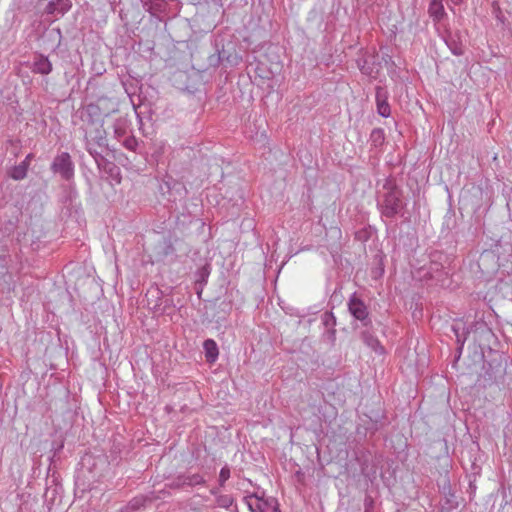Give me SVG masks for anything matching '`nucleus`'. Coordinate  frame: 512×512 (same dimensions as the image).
I'll list each match as a JSON object with an SVG mask.
<instances>
[{
  "instance_id": "obj_35",
  "label": "nucleus",
  "mask_w": 512,
  "mask_h": 512,
  "mask_svg": "<svg viewBox=\"0 0 512 512\" xmlns=\"http://www.w3.org/2000/svg\"><path fill=\"white\" fill-rule=\"evenodd\" d=\"M211 494L217 497V495H220L217 488H214L211 490Z\"/></svg>"
},
{
  "instance_id": "obj_15",
  "label": "nucleus",
  "mask_w": 512,
  "mask_h": 512,
  "mask_svg": "<svg viewBox=\"0 0 512 512\" xmlns=\"http://www.w3.org/2000/svg\"><path fill=\"white\" fill-rule=\"evenodd\" d=\"M203 348L205 351L206 361L209 363L215 362L219 355L216 342L213 339H206L203 343Z\"/></svg>"
},
{
  "instance_id": "obj_3",
  "label": "nucleus",
  "mask_w": 512,
  "mask_h": 512,
  "mask_svg": "<svg viewBox=\"0 0 512 512\" xmlns=\"http://www.w3.org/2000/svg\"><path fill=\"white\" fill-rule=\"evenodd\" d=\"M402 192H384L377 201V208L382 217L393 219L399 215L405 207Z\"/></svg>"
},
{
  "instance_id": "obj_17",
  "label": "nucleus",
  "mask_w": 512,
  "mask_h": 512,
  "mask_svg": "<svg viewBox=\"0 0 512 512\" xmlns=\"http://www.w3.org/2000/svg\"><path fill=\"white\" fill-rule=\"evenodd\" d=\"M129 129V122L126 118L120 117L117 118L113 124L114 136L117 139L126 136Z\"/></svg>"
},
{
  "instance_id": "obj_11",
  "label": "nucleus",
  "mask_w": 512,
  "mask_h": 512,
  "mask_svg": "<svg viewBox=\"0 0 512 512\" xmlns=\"http://www.w3.org/2000/svg\"><path fill=\"white\" fill-rule=\"evenodd\" d=\"M478 266L483 273L494 271L497 266V256L492 251H484L479 257Z\"/></svg>"
},
{
  "instance_id": "obj_24",
  "label": "nucleus",
  "mask_w": 512,
  "mask_h": 512,
  "mask_svg": "<svg viewBox=\"0 0 512 512\" xmlns=\"http://www.w3.org/2000/svg\"><path fill=\"white\" fill-rule=\"evenodd\" d=\"M383 189L385 190V192L391 193L402 192V189L396 184L395 179L392 177L386 178L383 184Z\"/></svg>"
},
{
  "instance_id": "obj_22",
  "label": "nucleus",
  "mask_w": 512,
  "mask_h": 512,
  "mask_svg": "<svg viewBox=\"0 0 512 512\" xmlns=\"http://www.w3.org/2000/svg\"><path fill=\"white\" fill-rule=\"evenodd\" d=\"M146 499L144 497L133 498L125 507L121 509V512H134L144 507Z\"/></svg>"
},
{
  "instance_id": "obj_34",
  "label": "nucleus",
  "mask_w": 512,
  "mask_h": 512,
  "mask_svg": "<svg viewBox=\"0 0 512 512\" xmlns=\"http://www.w3.org/2000/svg\"><path fill=\"white\" fill-rule=\"evenodd\" d=\"M216 58H217V53L214 55H211L209 57V64L211 65V62H216Z\"/></svg>"
},
{
  "instance_id": "obj_13",
  "label": "nucleus",
  "mask_w": 512,
  "mask_h": 512,
  "mask_svg": "<svg viewBox=\"0 0 512 512\" xmlns=\"http://www.w3.org/2000/svg\"><path fill=\"white\" fill-rule=\"evenodd\" d=\"M428 13L434 21H441L446 16L443 0H430Z\"/></svg>"
},
{
  "instance_id": "obj_1",
  "label": "nucleus",
  "mask_w": 512,
  "mask_h": 512,
  "mask_svg": "<svg viewBox=\"0 0 512 512\" xmlns=\"http://www.w3.org/2000/svg\"><path fill=\"white\" fill-rule=\"evenodd\" d=\"M84 139L85 148L87 152L93 157L97 166L99 168L105 167L107 160L103 155V151L109 150V145L107 133L103 127V124L86 128Z\"/></svg>"
},
{
  "instance_id": "obj_30",
  "label": "nucleus",
  "mask_w": 512,
  "mask_h": 512,
  "mask_svg": "<svg viewBox=\"0 0 512 512\" xmlns=\"http://www.w3.org/2000/svg\"><path fill=\"white\" fill-rule=\"evenodd\" d=\"M453 331L456 335L457 343L459 344L458 351H459V353H461V350H462L464 342H465V337L462 338L461 335L459 334L458 329H456L455 327H453Z\"/></svg>"
},
{
  "instance_id": "obj_8",
  "label": "nucleus",
  "mask_w": 512,
  "mask_h": 512,
  "mask_svg": "<svg viewBox=\"0 0 512 512\" xmlns=\"http://www.w3.org/2000/svg\"><path fill=\"white\" fill-rule=\"evenodd\" d=\"M30 69L35 74L48 75L52 72L53 66L47 56L41 53H35Z\"/></svg>"
},
{
  "instance_id": "obj_20",
  "label": "nucleus",
  "mask_w": 512,
  "mask_h": 512,
  "mask_svg": "<svg viewBox=\"0 0 512 512\" xmlns=\"http://www.w3.org/2000/svg\"><path fill=\"white\" fill-rule=\"evenodd\" d=\"M385 141V133L382 128H374L370 134V142L374 147L382 146Z\"/></svg>"
},
{
  "instance_id": "obj_27",
  "label": "nucleus",
  "mask_w": 512,
  "mask_h": 512,
  "mask_svg": "<svg viewBox=\"0 0 512 512\" xmlns=\"http://www.w3.org/2000/svg\"><path fill=\"white\" fill-rule=\"evenodd\" d=\"M182 482H183L182 475L179 474L170 483H168L167 486L170 489H184L185 488L184 483H182Z\"/></svg>"
},
{
  "instance_id": "obj_5",
  "label": "nucleus",
  "mask_w": 512,
  "mask_h": 512,
  "mask_svg": "<svg viewBox=\"0 0 512 512\" xmlns=\"http://www.w3.org/2000/svg\"><path fill=\"white\" fill-rule=\"evenodd\" d=\"M245 502L251 512H280L278 500L274 497L252 494L245 497Z\"/></svg>"
},
{
  "instance_id": "obj_4",
  "label": "nucleus",
  "mask_w": 512,
  "mask_h": 512,
  "mask_svg": "<svg viewBox=\"0 0 512 512\" xmlns=\"http://www.w3.org/2000/svg\"><path fill=\"white\" fill-rule=\"evenodd\" d=\"M50 169L53 173L59 174L65 181H71L74 178L75 166L68 152H61L56 155L51 163Z\"/></svg>"
},
{
  "instance_id": "obj_19",
  "label": "nucleus",
  "mask_w": 512,
  "mask_h": 512,
  "mask_svg": "<svg viewBox=\"0 0 512 512\" xmlns=\"http://www.w3.org/2000/svg\"><path fill=\"white\" fill-rule=\"evenodd\" d=\"M321 319L324 326L329 329L331 337L335 338L336 330L334 327L336 326V317L334 314L332 312H325L321 316Z\"/></svg>"
},
{
  "instance_id": "obj_26",
  "label": "nucleus",
  "mask_w": 512,
  "mask_h": 512,
  "mask_svg": "<svg viewBox=\"0 0 512 512\" xmlns=\"http://www.w3.org/2000/svg\"><path fill=\"white\" fill-rule=\"evenodd\" d=\"M230 478V468L228 466H224L221 468L219 473V486L223 487L225 485V482Z\"/></svg>"
},
{
  "instance_id": "obj_28",
  "label": "nucleus",
  "mask_w": 512,
  "mask_h": 512,
  "mask_svg": "<svg viewBox=\"0 0 512 512\" xmlns=\"http://www.w3.org/2000/svg\"><path fill=\"white\" fill-rule=\"evenodd\" d=\"M375 500L371 495H366L364 499V512L374 511Z\"/></svg>"
},
{
  "instance_id": "obj_21",
  "label": "nucleus",
  "mask_w": 512,
  "mask_h": 512,
  "mask_svg": "<svg viewBox=\"0 0 512 512\" xmlns=\"http://www.w3.org/2000/svg\"><path fill=\"white\" fill-rule=\"evenodd\" d=\"M28 164L20 163L12 168L10 177L14 180H22L27 176Z\"/></svg>"
},
{
  "instance_id": "obj_25",
  "label": "nucleus",
  "mask_w": 512,
  "mask_h": 512,
  "mask_svg": "<svg viewBox=\"0 0 512 512\" xmlns=\"http://www.w3.org/2000/svg\"><path fill=\"white\" fill-rule=\"evenodd\" d=\"M123 146L126 149L134 152V151H136V149L138 147V141L135 136L129 135V136L125 137V139L123 140Z\"/></svg>"
},
{
  "instance_id": "obj_14",
  "label": "nucleus",
  "mask_w": 512,
  "mask_h": 512,
  "mask_svg": "<svg viewBox=\"0 0 512 512\" xmlns=\"http://www.w3.org/2000/svg\"><path fill=\"white\" fill-rule=\"evenodd\" d=\"M182 479L184 483V487H196V486H203L206 484V480L203 475L199 473H189L185 472L182 473Z\"/></svg>"
},
{
  "instance_id": "obj_37",
  "label": "nucleus",
  "mask_w": 512,
  "mask_h": 512,
  "mask_svg": "<svg viewBox=\"0 0 512 512\" xmlns=\"http://www.w3.org/2000/svg\"><path fill=\"white\" fill-rule=\"evenodd\" d=\"M109 164L112 166V168L109 169V172L112 174L113 173V169H118V168L113 163H109Z\"/></svg>"
},
{
  "instance_id": "obj_6",
  "label": "nucleus",
  "mask_w": 512,
  "mask_h": 512,
  "mask_svg": "<svg viewBox=\"0 0 512 512\" xmlns=\"http://www.w3.org/2000/svg\"><path fill=\"white\" fill-rule=\"evenodd\" d=\"M349 313L358 321L362 326L369 327L371 325V318L367 305L360 299L356 293H353L347 303Z\"/></svg>"
},
{
  "instance_id": "obj_33",
  "label": "nucleus",
  "mask_w": 512,
  "mask_h": 512,
  "mask_svg": "<svg viewBox=\"0 0 512 512\" xmlns=\"http://www.w3.org/2000/svg\"><path fill=\"white\" fill-rule=\"evenodd\" d=\"M32 158H33V155L32 154H28L21 163H25L26 162V164L29 165Z\"/></svg>"
},
{
  "instance_id": "obj_23",
  "label": "nucleus",
  "mask_w": 512,
  "mask_h": 512,
  "mask_svg": "<svg viewBox=\"0 0 512 512\" xmlns=\"http://www.w3.org/2000/svg\"><path fill=\"white\" fill-rule=\"evenodd\" d=\"M234 503V498L229 494H220L216 497L218 507L229 509Z\"/></svg>"
},
{
  "instance_id": "obj_29",
  "label": "nucleus",
  "mask_w": 512,
  "mask_h": 512,
  "mask_svg": "<svg viewBox=\"0 0 512 512\" xmlns=\"http://www.w3.org/2000/svg\"><path fill=\"white\" fill-rule=\"evenodd\" d=\"M358 67L360 68V71L365 75H370L372 73V68L367 65L366 59H358L357 60Z\"/></svg>"
},
{
  "instance_id": "obj_10",
  "label": "nucleus",
  "mask_w": 512,
  "mask_h": 512,
  "mask_svg": "<svg viewBox=\"0 0 512 512\" xmlns=\"http://www.w3.org/2000/svg\"><path fill=\"white\" fill-rule=\"evenodd\" d=\"M240 61L241 57L236 53L235 50L231 51L223 46L222 49H217L216 62H211V66L217 67L222 62H226L230 66H235L238 65Z\"/></svg>"
},
{
  "instance_id": "obj_16",
  "label": "nucleus",
  "mask_w": 512,
  "mask_h": 512,
  "mask_svg": "<svg viewBox=\"0 0 512 512\" xmlns=\"http://www.w3.org/2000/svg\"><path fill=\"white\" fill-rule=\"evenodd\" d=\"M71 8L70 0L50 1L47 5L48 13L64 14Z\"/></svg>"
},
{
  "instance_id": "obj_18",
  "label": "nucleus",
  "mask_w": 512,
  "mask_h": 512,
  "mask_svg": "<svg viewBox=\"0 0 512 512\" xmlns=\"http://www.w3.org/2000/svg\"><path fill=\"white\" fill-rule=\"evenodd\" d=\"M445 42H446L448 48L450 49V51L454 55L461 56L464 54V47H463L462 43L460 41H458L457 39H455L452 35H449L445 39Z\"/></svg>"
},
{
  "instance_id": "obj_31",
  "label": "nucleus",
  "mask_w": 512,
  "mask_h": 512,
  "mask_svg": "<svg viewBox=\"0 0 512 512\" xmlns=\"http://www.w3.org/2000/svg\"><path fill=\"white\" fill-rule=\"evenodd\" d=\"M200 273H201V279H202V281H206V280H205V278H206V277H208V274H209V272L206 270V268H205V267H204V268H202V269H201V271H200Z\"/></svg>"
},
{
  "instance_id": "obj_38",
  "label": "nucleus",
  "mask_w": 512,
  "mask_h": 512,
  "mask_svg": "<svg viewBox=\"0 0 512 512\" xmlns=\"http://www.w3.org/2000/svg\"><path fill=\"white\" fill-rule=\"evenodd\" d=\"M366 232L365 231H358L356 236L357 238L361 239V234H365Z\"/></svg>"
},
{
  "instance_id": "obj_7",
  "label": "nucleus",
  "mask_w": 512,
  "mask_h": 512,
  "mask_svg": "<svg viewBox=\"0 0 512 512\" xmlns=\"http://www.w3.org/2000/svg\"><path fill=\"white\" fill-rule=\"evenodd\" d=\"M102 117V112L100 107L97 104L90 103L86 105L80 114V118L83 122L90 125V127H95L99 125Z\"/></svg>"
},
{
  "instance_id": "obj_32",
  "label": "nucleus",
  "mask_w": 512,
  "mask_h": 512,
  "mask_svg": "<svg viewBox=\"0 0 512 512\" xmlns=\"http://www.w3.org/2000/svg\"><path fill=\"white\" fill-rule=\"evenodd\" d=\"M173 251H174V247H173L171 241H167V250H166L165 254H168Z\"/></svg>"
},
{
  "instance_id": "obj_36",
  "label": "nucleus",
  "mask_w": 512,
  "mask_h": 512,
  "mask_svg": "<svg viewBox=\"0 0 512 512\" xmlns=\"http://www.w3.org/2000/svg\"><path fill=\"white\" fill-rule=\"evenodd\" d=\"M453 4L459 5L463 2V0H450Z\"/></svg>"
},
{
  "instance_id": "obj_9",
  "label": "nucleus",
  "mask_w": 512,
  "mask_h": 512,
  "mask_svg": "<svg viewBox=\"0 0 512 512\" xmlns=\"http://www.w3.org/2000/svg\"><path fill=\"white\" fill-rule=\"evenodd\" d=\"M375 98L377 104V112L380 116L387 118L391 114L390 105L388 103V92L385 88L377 86L375 88Z\"/></svg>"
},
{
  "instance_id": "obj_2",
  "label": "nucleus",
  "mask_w": 512,
  "mask_h": 512,
  "mask_svg": "<svg viewBox=\"0 0 512 512\" xmlns=\"http://www.w3.org/2000/svg\"><path fill=\"white\" fill-rule=\"evenodd\" d=\"M449 266L448 256L441 251H434L430 254L429 265L425 268L424 276L428 279L435 280L437 283L444 285L447 276Z\"/></svg>"
},
{
  "instance_id": "obj_12",
  "label": "nucleus",
  "mask_w": 512,
  "mask_h": 512,
  "mask_svg": "<svg viewBox=\"0 0 512 512\" xmlns=\"http://www.w3.org/2000/svg\"><path fill=\"white\" fill-rule=\"evenodd\" d=\"M361 339L365 345H367L369 348H371L377 354H379V355L384 354V352H385L384 347L381 345L378 338L373 333H371L368 329L361 332Z\"/></svg>"
}]
</instances>
